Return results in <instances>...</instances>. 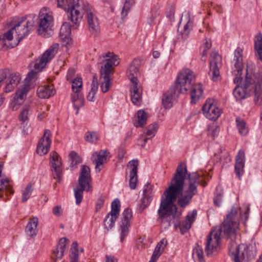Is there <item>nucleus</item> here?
<instances>
[{
	"mask_svg": "<svg viewBox=\"0 0 262 262\" xmlns=\"http://www.w3.org/2000/svg\"><path fill=\"white\" fill-rule=\"evenodd\" d=\"M69 157L70 160L71 161V165L72 166L76 165L80 163H81V160L79 156L77 155V154L74 151H72L69 155Z\"/></svg>",
	"mask_w": 262,
	"mask_h": 262,
	"instance_id": "48",
	"label": "nucleus"
},
{
	"mask_svg": "<svg viewBox=\"0 0 262 262\" xmlns=\"http://www.w3.org/2000/svg\"><path fill=\"white\" fill-rule=\"evenodd\" d=\"M243 50L237 48L234 51V61L235 69L233 71V74L235 76L233 79L234 83H238L242 81V71H243Z\"/></svg>",
	"mask_w": 262,
	"mask_h": 262,
	"instance_id": "15",
	"label": "nucleus"
},
{
	"mask_svg": "<svg viewBox=\"0 0 262 262\" xmlns=\"http://www.w3.org/2000/svg\"><path fill=\"white\" fill-rule=\"evenodd\" d=\"M220 129L216 124H213L208 126L207 135L213 138L217 136L219 133Z\"/></svg>",
	"mask_w": 262,
	"mask_h": 262,
	"instance_id": "45",
	"label": "nucleus"
},
{
	"mask_svg": "<svg viewBox=\"0 0 262 262\" xmlns=\"http://www.w3.org/2000/svg\"><path fill=\"white\" fill-rule=\"evenodd\" d=\"M83 7L81 10V12L82 13V15H83V13L82 11H84L86 13V17L89 30L92 34L96 35L99 30L98 18L92 12L89 4H84L83 3Z\"/></svg>",
	"mask_w": 262,
	"mask_h": 262,
	"instance_id": "13",
	"label": "nucleus"
},
{
	"mask_svg": "<svg viewBox=\"0 0 262 262\" xmlns=\"http://www.w3.org/2000/svg\"><path fill=\"white\" fill-rule=\"evenodd\" d=\"M134 3V0H125V4L122 8L121 14L122 17L127 16L128 12L130 10V7Z\"/></svg>",
	"mask_w": 262,
	"mask_h": 262,
	"instance_id": "47",
	"label": "nucleus"
},
{
	"mask_svg": "<svg viewBox=\"0 0 262 262\" xmlns=\"http://www.w3.org/2000/svg\"><path fill=\"white\" fill-rule=\"evenodd\" d=\"M105 201V197L101 196L97 200V202L96 204V208L95 211L98 212L103 206L104 203Z\"/></svg>",
	"mask_w": 262,
	"mask_h": 262,
	"instance_id": "55",
	"label": "nucleus"
},
{
	"mask_svg": "<svg viewBox=\"0 0 262 262\" xmlns=\"http://www.w3.org/2000/svg\"><path fill=\"white\" fill-rule=\"evenodd\" d=\"M203 93V90L200 86L192 88L191 90V102L195 103L199 99Z\"/></svg>",
	"mask_w": 262,
	"mask_h": 262,
	"instance_id": "36",
	"label": "nucleus"
},
{
	"mask_svg": "<svg viewBox=\"0 0 262 262\" xmlns=\"http://www.w3.org/2000/svg\"><path fill=\"white\" fill-rule=\"evenodd\" d=\"M32 19L35 25H38V33L45 37L51 36L52 31L51 27L53 26V17L52 14L46 8L40 11L39 15H30L29 17Z\"/></svg>",
	"mask_w": 262,
	"mask_h": 262,
	"instance_id": "6",
	"label": "nucleus"
},
{
	"mask_svg": "<svg viewBox=\"0 0 262 262\" xmlns=\"http://www.w3.org/2000/svg\"><path fill=\"white\" fill-rule=\"evenodd\" d=\"M197 215V211L193 210L192 212L188 213L186 216V219L179 225L180 231L182 234H184L188 231L191 228L192 223L194 221Z\"/></svg>",
	"mask_w": 262,
	"mask_h": 262,
	"instance_id": "21",
	"label": "nucleus"
},
{
	"mask_svg": "<svg viewBox=\"0 0 262 262\" xmlns=\"http://www.w3.org/2000/svg\"><path fill=\"white\" fill-rule=\"evenodd\" d=\"M11 31H8L4 33L3 35L0 36V50L4 47L13 48L14 46L7 43V41H9L12 39V36L11 34Z\"/></svg>",
	"mask_w": 262,
	"mask_h": 262,
	"instance_id": "33",
	"label": "nucleus"
},
{
	"mask_svg": "<svg viewBox=\"0 0 262 262\" xmlns=\"http://www.w3.org/2000/svg\"><path fill=\"white\" fill-rule=\"evenodd\" d=\"M75 73V71L74 69H70L68 71L67 75V79L70 82L74 79L73 77L74 76Z\"/></svg>",
	"mask_w": 262,
	"mask_h": 262,
	"instance_id": "59",
	"label": "nucleus"
},
{
	"mask_svg": "<svg viewBox=\"0 0 262 262\" xmlns=\"http://www.w3.org/2000/svg\"><path fill=\"white\" fill-rule=\"evenodd\" d=\"M222 65V57L216 52H212L210 55V70L208 75L214 81H217L220 78L219 69Z\"/></svg>",
	"mask_w": 262,
	"mask_h": 262,
	"instance_id": "12",
	"label": "nucleus"
},
{
	"mask_svg": "<svg viewBox=\"0 0 262 262\" xmlns=\"http://www.w3.org/2000/svg\"><path fill=\"white\" fill-rule=\"evenodd\" d=\"M122 221L120 223L121 242L124 241L125 237L127 235L129 227L130 226V220L132 217V210L128 208H126L122 213Z\"/></svg>",
	"mask_w": 262,
	"mask_h": 262,
	"instance_id": "17",
	"label": "nucleus"
},
{
	"mask_svg": "<svg viewBox=\"0 0 262 262\" xmlns=\"http://www.w3.org/2000/svg\"><path fill=\"white\" fill-rule=\"evenodd\" d=\"M205 117L209 120H215L221 115V110L213 104V100L207 99L202 107Z\"/></svg>",
	"mask_w": 262,
	"mask_h": 262,
	"instance_id": "16",
	"label": "nucleus"
},
{
	"mask_svg": "<svg viewBox=\"0 0 262 262\" xmlns=\"http://www.w3.org/2000/svg\"><path fill=\"white\" fill-rule=\"evenodd\" d=\"M152 199V196H143L141 200V203L140 204L139 211L142 212L145 208H146Z\"/></svg>",
	"mask_w": 262,
	"mask_h": 262,
	"instance_id": "43",
	"label": "nucleus"
},
{
	"mask_svg": "<svg viewBox=\"0 0 262 262\" xmlns=\"http://www.w3.org/2000/svg\"><path fill=\"white\" fill-rule=\"evenodd\" d=\"M55 89L53 85H45L39 86L37 94L40 98H49L55 95Z\"/></svg>",
	"mask_w": 262,
	"mask_h": 262,
	"instance_id": "24",
	"label": "nucleus"
},
{
	"mask_svg": "<svg viewBox=\"0 0 262 262\" xmlns=\"http://www.w3.org/2000/svg\"><path fill=\"white\" fill-rule=\"evenodd\" d=\"M91 181L90 168L83 165L81 169L78 179L79 185L74 189L76 204L78 205L82 202L83 191L85 190L88 192L90 190Z\"/></svg>",
	"mask_w": 262,
	"mask_h": 262,
	"instance_id": "9",
	"label": "nucleus"
},
{
	"mask_svg": "<svg viewBox=\"0 0 262 262\" xmlns=\"http://www.w3.org/2000/svg\"><path fill=\"white\" fill-rule=\"evenodd\" d=\"M58 43H55L53 44L41 57L31 63V64H33V66L34 69L38 71L37 74L38 72L41 71L45 67L47 63L54 57L58 50ZM35 72H36V71Z\"/></svg>",
	"mask_w": 262,
	"mask_h": 262,
	"instance_id": "10",
	"label": "nucleus"
},
{
	"mask_svg": "<svg viewBox=\"0 0 262 262\" xmlns=\"http://www.w3.org/2000/svg\"><path fill=\"white\" fill-rule=\"evenodd\" d=\"M120 208V202L119 199H115L112 203L111 211L108 213V215L111 216V222L116 220L119 214Z\"/></svg>",
	"mask_w": 262,
	"mask_h": 262,
	"instance_id": "27",
	"label": "nucleus"
},
{
	"mask_svg": "<svg viewBox=\"0 0 262 262\" xmlns=\"http://www.w3.org/2000/svg\"><path fill=\"white\" fill-rule=\"evenodd\" d=\"M71 26L68 23H64L62 25L59 32V36L61 39L64 41L68 42L70 38V35L71 32Z\"/></svg>",
	"mask_w": 262,
	"mask_h": 262,
	"instance_id": "30",
	"label": "nucleus"
},
{
	"mask_svg": "<svg viewBox=\"0 0 262 262\" xmlns=\"http://www.w3.org/2000/svg\"><path fill=\"white\" fill-rule=\"evenodd\" d=\"M191 28L192 23L189 20L187 23L184 26L183 30L181 32L183 38H186Z\"/></svg>",
	"mask_w": 262,
	"mask_h": 262,
	"instance_id": "51",
	"label": "nucleus"
},
{
	"mask_svg": "<svg viewBox=\"0 0 262 262\" xmlns=\"http://www.w3.org/2000/svg\"><path fill=\"white\" fill-rule=\"evenodd\" d=\"M97 91H93L91 88L90 92L89 93L88 95L87 96V99L89 101L93 102L95 100V95Z\"/></svg>",
	"mask_w": 262,
	"mask_h": 262,
	"instance_id": "61",
	"label": "nucleus"
},
{
	"mask_svg": "<svg viewBox=\"0 0 262 262\" xmlns=\"http://www.w3.org/2000/svg\"><path fill=\"white\" fill-rule=\"evenodd\" d=\"M193 256L194 257H197L200 261L204 260V253L203 248L198 245L193 251Z\"/></svg>",
	"mask_w": 262,
	"mask_h": 262,
	"instance_id": "46",
	"label": "nucleus"
},
{
	"mask_svg": "<svg viewBox=\"0 0 262 262\" xmlns=\"http://www.w3.org/2000/svg\"><path fill=\"white\" fill-rule=\"evenodd\" d=\"M20 79V78L18 73L12 74L9 78V81L5 87V92L7 93L11 92L16 86Z\"/></svg>",
	"mask_w": 262,
	"mask_h": 262,
	"instance_id": "28",
	"label": "nucleus"
},
{
	"mask_svg": "<svg viewBox=\"0 0 262 262\" xmlns=\"http://www.w3.org/2000/svg\"><path fill=\"white\" fill-rule=\"evenodd\" d=\"M57 7L63 9L68 13V17L71 22L77 25L82 18L81 10L83 0H57Z\"/></svg>",
	"mask_w": 262,
	"mask_h": 262,
	"instance_id": "7",
	"label": "nucleus"
},
{
	"mask_svg": "<svg viewBox=\"0 0 262 262\" xmlns=\"http://www.w3.org/2000/svg\"><path fill=\"white\" fill-rule=\"evenodd\" d=\"M187 177L189 180L188 187H190L192 186L195 189V191L198 192V186L197 185L200 183V175L196 172L192 173H188L187 172L186 177Z\"/></svg>",
	"mask_w": 262,
	"mask_h": 262,
	"instance_id": "32",
	"label": "nucleus"
},
{
	"mask_svg": "<svg viewBox=\"0 0 262 262\" xmlns=\"http://www.w3.org/2000/svg\"><path fill=\"white\" fill-rule=\"evenodd\" d=\"M106 151L105 150H100L99 153L97 152H94L92 154L93 157H95L96 156L97 157V159L95 160V169L98 171H100L101 170V169L99 168V166L102 165L106 160Z\"/></svg>",
	"mask_w": 262,
	"mask_h": 262,
	"instance_id": "31",
	"label": "nucleus"
},
{
	"mask_svg": "<svg viewBox=\"0 0 262 262\" xmlns=\"http://www.w3.org/2000/svg\"><path fill=\"white\" fill-rule=\"evenodd\" d=\"M7 74L4 70H0V83L2 85L3 81L6 78Z\"/></svg>",
	"mask_w": 262,
	"mask_h": 262,
	"instance_id": "64",
	"label": "nucleus"
},
{
	"mask_svg": "<svg viewBox=\"0 0 262 262\" xmlns=\"http://www.w3.org/2000/svg\"><path fill=\"white\" fill-rule=\"evenodd\" d=\"M245 155L244 151L239 150L236 156V161L234 165L235 172L239 179L243 174L245 165Z\"/></svg>",
	"mask_w": 262,
	"mask_h": 262,
	"instance_id": "20",
	"label": "nucleus"
},
{
	"mask_svg": "<svg viewBox=\"0 0 262 262\" xmlns=\"http://www.w3.org/2000/svg\"><path fill=\"white\" fill-rule=\"evenodd\" d=\"M140 66V61L139 59H135L130 64L128 68L129 74V78L135 76L134 74L137 73Z\"/></svg>",
	"mask_w": 262,
	"mask_h": 262,
	"instance_id": "37",
	"label": "nucleus"
},
{
	"mask_svg": "<svg viewBox=\"0 0 262 262\" xmlns=\"http://www.w3.org/2000/svg\"><path fill=\"white\" fill-rule=\"evenodd\" d=\"M239 210L237 207H232L230 213L227 215L226 219L218 230H213L208 235L205 247V251L208 256L217 251L221 243L220 235L222 231L226 236L234 235L235 229L238 228L239 225L237 222Z\"/></svg>",
	"mask_w": 262,
	"mask_h": 262,
	"instance_id": "2",
	"label": "nucleus"
},
{
	"mask_svg": "<svg viewBox=\"0 0 262 262\" xmlns=\"http://www.w3.org/2000/svg\"><path fill=\"white\" fill-rule=\"evenodd\" d=\"M116 221V220H114L113 222L112 223L111 215H108V213L106 215L104 220V228L106 229L107 231L114 227Z\"/></svg>",
	"mask_w": 262,
	"mask_h": 262,
	"instance_id": "49",
	"label": "nucleus"
},
{
	"mask_svg": "<svg viewBox=\"0 0 262 262\" xmlns=\"http://www.w3.org/2000/svg\"><path fill=\"white\" fill-rule=\"evenodd\" d=\"M105 262H117L118 259L112 255H106Z\"/></svg>",
	"mask_w": 262,
	"mask_h": 262,
	"instance_id": "63",
	"label": "nucleus"
},
{
	"mask_svg": "<svg viewBox=\"0 0 262 262\" xmlns=\"http://www.w3.org/2000/svg\"><path fill=\"white\" fill-rule=\"evenodd\" d=\"M254 49L256 51V56L257 59L262 62V34L260 33L255 37Z\"/></svg>",
	"mask_w": 262,
	"mask_h": 262,
	"instance_id": "29",
	"label": "nucleus"
},
{
	"mask_svg": "<svg viewBox=\"0 0 262 262\" xmlns=\"http://www.w3.org/2000/svg\"><path fill=\"white\" fill-rule=\"evenodd\" d=\"M236 229L234 236H227L228 238V249L230 257L234 262H248L254 258L255 255L252 251L249 250L247 245L244 244L237 245L235 241Z\"/></svg>",
	"mask_w": 262,
	"mask_h": 262,
	"instance_id": "5",
	"label": "nucleus"
},
{
	"mask_svg": "<svg viewBox=\"0 0 262 262\" xmlns=\"http://www.w3.org/2000/svg\"><path fill=\"white\" fill-rule=\"evenodd\" d=\"M138 161L137 160H132L129 162L128 166H130L131 170L130 171L129 186L130 189H135L137 186L138 182L137 170L138 166Z\"/></svg>",
	"mask_w": 262,
	"mask_h": 262,
	"instance_id": "22",
	"label": "nucleus"
},
{
	"mask_svg": "<svg viewBox=\"0 0 262 262\" xmlns=\"http://www.w3.org/2000/svg\"><path fill=\"white\" fill-rule=\"evenodd\" d=\"M68 239L66 237L61 238L57 245L56 248L53 251V253L56 257H52L53 262H57V259H61L64 255L66 246V242Z\"/></svg>",
	"mask_w": 262,
	"mask_h": 262,
	"instance_id": "23",
	"label": "nucleus"
},
{
	"mask_svg": "<svg viewBox=\"0 0 262 262\" xmlns=\"http://www.w3.org/2000/svg\"><path fill=\"white\" fill-rule=\"evenodd\" d=\"M238 83L233 91V94L236 100L245 99L251 95H254V102L260 104L262 100V74L253 73L252 70L246 69L245 80L243 86Z\"/></svg>",
	"mask_w": 262,
	"mask_h": 262,
	"instance_id": "3",
	"label": "nucleus"
},
{
	"mask_svg": "<svg viewBox=\"0 0 262 262\" xmlns=\"http://www.w3.org/2000/svg\"><path fill=\"white\" fill-rule=\"evenodd\" d=\"M236 124L239 133L242 136L246 135L248 133V128L247 126L245 121L241 118L237 117L236 118Z\"/></svg>",
	"mask_w": 262,
	"mask_h": 262,
	"instance_id": "34",
	"label": "nucleus"
},
{
	"mask_svg": "<svg viewBox=\"0 0 262 262\" xmlns=\"http://www.w3.org/2000/svg\"><path fill=\"white\" fill-rule=\"evenodd\" d=\"M84 139L91 143H96L98 140L97 133L93 131L87 132L84 135Z\"/></svg>",
	"mask_w": 262,
	"mask_h": 262,
	"instance_id": "41",
	"label": "nucleus"
},
{
	"mask_svg": "<svg viewBox=\"0 0 262 262\" xmlns=\"http://www.w3.org/2000/svg\"><path fill=\"white\" fill-rule=\"evenodd\" d=\"M33 190V184L30 183L27 185L25 189L22 190V202L24 203L26 202L30 198Z\"/></svg>",
	"mask_w": 262,
	"mask_h": 262,
	"instance_id": "38",
	"label": "nucleus"
},
{
	"mask_svg": "<svg viewBox=\"0 0 262 262\" xmlns=\"http://www.w3.org/2000/svg\"><path fill=\"white\" fill-rule=\"evenodd\" d=\"M29 111L30 107L28 106H26L23 108L19 116L20 120L22 121L23 122L26 121L28 118Z\"/></svg>",
	"mask_w": 262,
	"mask_h": 262,
	"instance_id": "53",
	"label": "nucleus"
},
{
	"mask_svg": "<svg viewBox=\"0 0 262 262\" xmlns=\"http://www.w3.org/2000/svg\"><path fill=\"white\" fill-rule=\"evenodd\" d=\"M130 80L133 84L130 89L132 101L134 104L138 105L140 102L141 96L137 82L138 79L136 77L133 76L130 77Z\"/></svg>",
	"mask_w": 262,
	"mask_h": 262,
	"instance_id": "19",
	"label": "nucleus"
},
{
	"mask_svg": "<svg viewBox=\"0 0 262 262\" xmlns=\"http://www.w3.org/2000/svg\"><path fill=\"white\" fill-rule=\"evenodd\" d=\"M152 190V186L149 184L147 183L144 186L143 189V196H152L151 192Z\"/></svg>",
	"mask_w": 262,
	"mask_h": 262,
	"instance_id": "54",
	"label": "nucleus"
},
{
	"mask_svg": "<svg viewBox=\"0 0 262 262\" xmlns=\"http://www.w3.org/2000/svg\"><path fill=\"white\" fill-rule=\"evenodd\" d=\"M38 223V220L37 217H33L30 220L26 227V232L28 236L32 237L37 234Z\"/></svg>",
	"mask_w": 262,
	"mask_h": 262,
	"instance_id": "26",
	"label": "nucleus"
},
{
	"mask_svg": "<svg viewBox=\"0 0 262 262\" xmlns=\"http://www.w3.org/2000/svg\"><path fill=\"white\" fill-rule=\"evenodd\" d=\"M118 58L117 55H113L112 58H107L105 60V63L104 67H101L100 74L103 76L104 74L110 75L111 73V69L113 66H117L119 62H117Z\"/></svg>",
	"mask_w": 262,
	"mask_h": 262,
	"instance_id": "25",
	"label": "nucleus"
},
{
	"mask_svg": "<svg viewBox=\"0 0 262 262\" xmlns=\"http://www.w3.org/2000/svg\"><path fill=\"white\" fill-rule=\"evenodd\" d=\"M70 251L71 260H78V243L77 242H74L72 243Z\"/></svg>",
	"mask_w": 262,
	"mask_h": 262,
	"instance_id": "44",
	"label": "nucleus"
},
{
	"mask_svg": "<svg viewBox=\"0 0 262 262\" xmlns=\"http://www.w3.org/2000/svg\"><path fill=\"white\" fill-rule=\"evenodd\" d=\"M73 105L74 108L76 110V114L77 115L79 113V109L80 107H82L84 104V97L80 98L78 100L73 102Z\"/></svg>",
	"mask_w": 262,
	"mask_h": 262,
	"instance_id": "52",
	"label": "nucleus"
},
{
	"mask_svg": "<svg viewBox=\"0 0 262 262\" xmlns=\"http://www.w3.org/2000/svg\"><path fill=\"white\" fill-rule=\"evenodd\" d=\"M53 213L56 216H59L61 214V208L60 206H56L53 209Z\"/></svg>",
	"mask_w": 262,
	"mask_h": 262,
	"instance_id": "62",
	"label": "nucleus"
},
{
	"mask_svg": "<svg viewBox=\"0 0 262 262\" xmlns=\"http://www.w3.org/2000/svg\"><path fill=\"white\" fill-rule=\"evenodd\" d=\"M72 83V89L73 92H80L82 86V78L80 77H76L71 81Z\"/></svg>",
	"mask_w": 262,
	"mask_h": 262,
	"instance_id": "40",
	"label": "nucleus"
},
{
	"mask_svg": "<svg viewBox=\"0 0 262 262\" xmlns=\"http://www.w3.org/2000/svg\"><path fill=\"white\" fill-rule=\"evenodd\" d=\"M164 250V247L162 249H159V247L155 248L154 251L152 254L151 258L158 259L160 256L161 255Z\"/></svg>",
	"mask_w": 262,
	"mask_h": 262,
	"instance_id": "56",
	"label": "nucleus"
},
{
	"mask_svg": "<svg viewBox=\"0 0 262 262\" xmlns=\"http://www.w3.org/2000/svg\"><path fill=\"white\" fill-rule=\"evenodd\" d=\"M158 125L157 123H154L149 125L147 127V133L146 135L148 136H151V138L154 137L155 134L157 131Z\"/></svg>",
	"mask_w": 262,
	"mask_h": 262,
	"instance_id": "50",
	"label": "nucleus"
},
{
	"mask_svg": "<svg viewBox=\"0 0 262 262\" xmlns=\"http://www.w3.org/2000/svg\"><path fill=\"white\" fill-rule=\"evenodd\" d=\"M101 77L103 78L104 80V82H102L101 85V90L103 93H106L108 91L111 85L110 75L104 74L103 76L101 75Z\"/></svg>",
	"mask_w": 262,
	"mask_h": 262,
	"instance_id": "42",
	"label": "nucleus"
},
{
	"mask_svg": "<svg viewBox=\"0 0 262 262\" xmlns=\"http://www.w3.org/2000/svg\"><path fill=\"white\" fill-rule=\"evenodd\" d=\"M34 23H31L28 20L27 21L25 20L19 21L17 23L15 24L14 26L9 31H11V34L13 36L14 32L15 31V36L18 42V44L25 36H27L30 33V29L29 28L30 26H34Z\"/></svg>",
	"mask_w": 262,
	"mask_h": 262,
	"instance_id": "11",
	"label": "nucleus"
},
{
	"mask_svg": "<svg viewBox=\"0 0 262 262\" xmlns=\"http://www.w3.org/2000/svg\"><path fill=\"white\" fill-rule=\"evenodd\" d=\"M215 195L213 200L214 204L216 206L220 207L223 201V190L222 189L221 187L218 186L216 187Z\"/></svg>",
	"mask_w": 262,
	"mask_h": 262,
	"instance_id": "39",
	"label": "nucleus"
},
{
	"mask_svg": "<svg viewBox=\"0 0 262 262\" xmlns=\"http://www.w3.org/2000/svg\"><path fill=\"white\" fill-rule=\"evenodd\" d=\"M83 97V95L80 93V92H74V94H73L71 95L72 98V101L74 102L76 100H77L80 98H82Z\"/></svg>",
	"mask_w": 262,
	"mask_h": 262,
	"instance_id": "60",
	"label": "nucleus"
},
{
	"mask_svg": "<svg viewBox=\"0 0 262 262\" xmlns=\"http://www.w3.org/2000/svg\"><path fill=\"white\" fill-rule=\"evenodd\" d=\"M138 122L137 124L134 123V125L137 127H143L146 124L147 119V113L143 110H140L137 112Z\"/></svg>",
	"mask_w": 262,
	"mask_h": 262,
	"instance_id": "35",
	"label": "nucleus"
},
{
	"mask_svg": "<svg viewBox=\"0 0 262 262\" xmlns=\"http://www.w3.org/2000/svg\"><path fill=\"white\" fill-rule=\"evenodd\" d=\"M186 173V165L182 162L179 163L169 187L163 193L165 197L161 198L158 210L157 222L160 224L165 222L167 226H170L171 216L176 217L178 212V207L174 203L177 200V204L185 208L190 204L193 196L197 194L198 192L192 186L184 190Z\"/></svg>",
	"mask_w": 262,
	"mask_h": 262,
	"instance_id": "1",
	"label": "nucleus"
},
{
	"mask_svg": "<svg viewBox=\"0 0 262 262\" xmlns=\"http://www.w3.org/2000/svg\"><path fill=\"white\" fill-rule=\"evenodd\" d=\"M51 131L46 129L43 137L40 139L37 146L36 151L40 156L46 155L49 150L51 144Z\"/></svg>",
	"mask_w": 262,
	"mask_h": 262,
	"instance_id": "18",
	"label": "nucleus"
},
{
	"mask_svg": "<svg viewBox=\"0 0 262 262\" xmlns=\"http://www.w3.org/2000/svg\"><path fill=\"white\" fill-rule=\"evenodd\" d=\"M174 10L173 8H170L169 10L166 12V17L169 18L170 21L174 20Z\"/></svg>",
	"mask_w": 262,
	"mask_h": 262,
	"instance_id": "58",
	"label": "nucleus"
},
{
	"mask_svg": "<svg viewBox=\"0 0 262 262\" xmlns=\"http://www.w3.org/2000/svg\"><path fill=\"white\" fill-rule=\"evenodd\" d=\"M50 163L54 178L59 182L61 179L62 164L60 156L56 151L50 153Z\"/></svg>",
	"mask_w": 262,
	"mask_h": 262,
	"instance_id": "14",
	"label": "nucleus"
},
{
	"mask_svg": "<svg viewBox=\"0 0 262 262\" xmlns=\"http://www.w3.org/2000/svg\"><path fill=\"white\" fill-rule=\"evenodd\" d=\"M37 72H34L31 70L28 74L27 77L25 80V83L23 85L21 88L17 90L13 100L11 103V107L13 111L16 110L17 106L20 105L24 101L27 94L29 90L34 86V82L36 79Z\"/></svg>",
	"mask_w": 262,
	"mask_h": 262,
	"instance_id": "8",
	"label": "nucleus"
},
{
	"mask_svg": "<svg viewBox=\"0 0 262 262\" xmlns=\"http://www.w3.org/2000/svg\"><path fill=\"white\" fill-rule=\"evenodd\" d=\"M194 78L191 70L188 69L182 70L178 76L174 84L163 94L162 104L164 107L170 108L172 106L173 99L177 98L180 93H185L191 88Z\"/></svg>",
	"mask_w": 262,
	"mask_h": 262,
	"instance_id": "4",
	"label": "nucleus"
},
{
	"mask_svg": "<svg viewBox=\"0 0 262 262\" xmlns=\"http://www.w3.org/2000/svg\"><path fill=\"white\" fill-rule=\"evenodd\" d=\"M91 88L93 91H97L98 89V83L97 77L96 75H94L92 83L91 84Z\"/></svg>",
	"mask_w": 262,
	"mask_h": 262,
	"instance_id": "57",
	"label": "nucleus"
}]
</instances>
